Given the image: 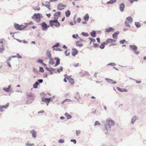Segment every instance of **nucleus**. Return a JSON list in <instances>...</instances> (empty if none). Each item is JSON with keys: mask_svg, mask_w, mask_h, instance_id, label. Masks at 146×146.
Segmentation results:
<instances>
[{"mask_svg": "<svg viewBox=\"0 0 146 146\" xmlns=\"http://www.w3.org/2000/svg\"><path fill=\"white\" fill-rule=\"evenodd\" d=\"M106 44L105 43V42H102L101 45L99 47L101 49H104L105 47V45H106Z\"/></svg>", "mask_w": 146, "mask_h": 146, "instance_id": "aec40b11", "label": "nucleus"}, {"mask_svg": "<svg viewBox=\"0 0 146 146\" xmlns=\"http://www.w3.org/2000/svg\"><path fill=\"white\" fill-rule=\"evenodd\" d=\"M59 46V43H58L54 45L52 47V48H54L55 47H58Z\"/></svg>", "mask_w": 146, "mask_h": 146, "instance_id": "de8ad7c7", "label": "nucleus"}, {"mask_svg": "<svg viewBox=\"0 0 146 146\" xmlns=\"http://www.w3.org/2000/svg\"><path fill=\"white\" fill-rule=\"evenodd\" d=\"M135 25L137 27H139L140 26V23L138 22L135 23Z\"/></svg>", "mask_w": 146, "mask_h": 146, "instance_id": "a19ab883", "label": "nucleus"}, {"mask_svg": "<svg viewBox=\"0 0 146 146\" xmlns=\"http://www.w3.org/2000/svg\"><path fill=\"white\" fill-rule=\"evenodd\" d=\"M112 31H113V29L112 27H109L105 29V32L107 33H109Z\"/></svg>", "mask_w": 146, "mask_h": 146, "instance_id": "b1692460", "label": "nucleus"}, {"mask_svg": "<svg viewBox=\"0 0 146 146\" xmlns=\"http://www.w3.org/2000/svg\"><path fill=\"white\" fill-rule=\"evenodd\" d=\"M5 93L4 94L6 95H10L11 94V92H4Z\"/></svg>", "mask_w": 146, "mask_h": 146, "instance_id": "ea45409f", "label": "nucleus"}, {"mask_svg": "<svg viewBox=\"0 0 146 146\" xmlns=\"http://www.w3.org/2000/svg\"><path fill=\"white\" fill-rule=\"evenodd\" d=\"M46 55L47 56L46 58L47 59L51 58V54L50 53V51L47 50L46 53Z\"/></svg>", "mask_w": 146, "mask_h": 146, "instance_id": "4468645a", "label": "nucleus"}, {"mask_svg": "<svg viewBox=\"0 0 146 146\" xmlns=\"http://www.w3.org/2000/svg\"><path fill=\"white\" fill-rule=\"evenodd\" d=\"M17 55L18 58H21V56L18 53H17Z\"/></svg>", "mask_w": 146, "mask_h": 146, "instance_id": "bf43d9fd", "label": "nucleus"}, {"mask_svg": "<svg viewBox=\"0 0 146 146\" xmlns=\"http://www.w3.org/2000/svg\"><path fill=\"white\" fill-rule=\"evenodd\" d=\"M129 47L135 54H138L139 53V52L137 51V47L135 45H130Z\"/></svg>", "mask_w": 146, "mask_h": 146, "instance_id": "6e6552de", "label": "nucleus"}, {"mask_svg": "<svg viewBox=\"0 0 146 146\" xmlns=\"http://www.w3.org/2000/svg\"><path fill=\"white\" fill-rule=\"evenodd\" d=\"M117 90L118 91H127V90H126L123 89V90L122 89H121L119 87H117Z\"/></svg>", "mask_w": 146, "mask_h": 146, "instance_id": "e433bc0d", "label": "nucleus"}, {"mask_svg": "<svg viewBox=\"0 0 146 146\" xmlns=\"http://www.w3.org/2000/svg\"><path fill=\"white\" fill-rule=\"evenodd\" d=\"M116 1V0H111L109 1L106 3L107 4H113V3L115 2Z\"/></svg>", "mask_w": 146, "mask_h": 146, "instance_id": "cd10ccee", "label": "nucleus"}, {"mask_svg": "<svg viewBox=\"0 0 146 146\" xmlns=\"http://www.w3.org/2000/svg\"><path fill=\"white\" fill-rule=\"evenodd\" d=\"M100 123L98 121H96L94 123V126H96L97 125H100Z\"/></svg>", "mask_w": 146, "mask_h": 146, "instance_id": "58836bf2", "label": "nucleus"}, {"mask_svg": "<svg viewBox=\"0 0 146 146\" xmlns=\"http://www.w3.org/2000/svg\"><path fill=\"white\" fill-rule=\"evenodd\" d=\"M77 21L78 22V23L80 22L81 21V19L80 18H78L77 19Z\"/></svg>", "mask_w": 146, "mask_h": 146, "instance_id": "e2e57ef3", "label": "nucleus"}, {"mask_svg": "<svg viewBox=\"0 0 146 146\" xmlns=\"http://www.w3.org/2000/svg\"><path fill=\"white\" fill-rule=\"evenodd\" d=\"M66 6L62 3H59L58 5L57 8L58 10H61L63 9Z\"/></svg>", "mask_w": 146, "mask_h": 146, "instance_id": "9d476101", "label": "nucleus"}, {"mask_svg": "<svg viewBox=\"0 0 146 146\" xmlns=\"http://www.w3.org/2000/svg\"><path fill=\"white\" fill-rule=\"evenodd\" d=\"M11 88V86H9L7 88H4L3 90L5 91H9Z\"/></svg>", "mask_w": 146, "mask_h": 146, "instance_id": "f704fd0d", "label": "nucleus"}, {"mask_svg": "<svg viewBox=\"0 0 146 146\" xmlns=\"http://www.w3.org/2000/svg\"><path fill=\"white\" fill-rule=\"evenodd\" d=\"M40 71L41 72H43L44 71V70H43V68L42 67H40L39 68Z\"/></svg>", "mask_w": 146, "mask_h": 146, "instance_id": "864d4df0", "label": "nucleus"}, {"mask_svg": "<svg viewBox=\"0 0 146 146\" xmlns=\"http://www.w3.org/2000/svg\"><path fill=\"white\" fill-rule=\"evenodd\" d=\"M105 80L108 82L110 84H115L116 83V82L115 81H114L111 79H109L108 78H106Z\"/></svg>", "mask_w": 146, "mask_h": 146, "instance_id": "f8f14e48", "label": "nucleus"}, {"mask_svg": "<svg viewBox=\"0 0 146 146\" xmlns=\"http://www.w3.org/2000/svg\"><path fill=\"white\" fill-rule=\"evenodd\" d=\"M3 40H0V45H3Z\"/></svg>", "mask_w": 146, "mask_h": 146, "instance_id": "052dcab7", "label": "nucleus"}, {"mask_svg": "<svg viewBox=\"0 0 146 146\" xmlns=\"http://www.w3.org/2000/svg\"><path fill=\"white\" fill-rule=\"evenodd\" d=\"M55 59L56 60V65L57 66V65H58L60 63V61L59 58H55Z\"/></svg>", "mask_w": 146, "mask_h": 146, "instance_id": "c756f323", "label": "nucleus"}, {"mask_svg": "<svg viewBox=\"0 0 146 146\" xmlns=\"http://www.w3.org/2000/svg\"><path fill=\"white\" fill-rule=\"evenodd\" d=\"M64 115L66 116L67 119H69L72 118V115L67 112L65 113Z\"/></svg>", "mask_w": 146, "mask_h": 146, "instance_id": "5701e85b", "label": "nucleus"}, {"mask_svg": "<svg viewBox=\"0 0 146 146\" xmlns=\"http://www.w3.org/2000/svg\"><path fill=\"white\" fill-rule=\"evenodd\" d=\"M37 62L40 63H42L43 61L42 60L39 59L37 60Z\"/></svg>", "mask_w": 146, "mask_h": 146, "instance_id": "6e6d98bb", "label": "nucleus"}, {"mask_svg": "<svg viewBox=\"0 0 146 146\" xmlns=\"http://www.w3.org/2000/svg\"><path fill=\"white\" fill-rule=\"evenodd\" d=\"M96 39L97 40V42H98L99 43H100V38H97Z\"/></svg>", "mask_w": 146, "mask_h": 146, "instance_id": "69168bd1", "label": "nucleus"}, {"mask_svg": "<svg viewBox=\"0 0 146 146\" xmlns=\"http://www.w3.org/2000/svg\"><path fill=\"white\" fill-rule=\"evenodd\" d=\"M15 28L18 30H22L27 27V25H19L17 24H15L14 25Z\"/></svg>", "mask_w": 146, "mask_h": 146, "instance_id": "423d86ee", "label": "nucleus"}, {"mask_svg": "<svg viewBox=\"0 0 146 146\" xmlns=\"http://www.w3.org/2000/svg\"><path fill=\"white\" fill-rule=\"evenodd\" d=\"M74 66L75 67H78L79 66V64L78 63L76 64H74Z\"/></svg>", "mask_w": 146, "mask_h": 146, "instance_id": "774afa93", "label": "nucleus"}, {"mask_svg": "<svg viewBox=\"0 0 146 146\" xmlns=\"http://www.w3.org/2000/svg\"><path fill=\"white\" fill-rule=\"evenodd\" d=\"M60 14V12L59 11H58L54 13V16L58 17Z\"/></svg>", "mask_w": 146, "mask_h": 146, "instance_id": "2f4dec72", "label": "nucleus"}, {"mask_svg": "<svg viewBox=\"0 0 146 146\" xmlns=\"http://www.w3.org/2000/svg\"><path fill=\"white\" fill-rule=\"evenodd\" d=\"M41 96H46V97L47 94L44 93L43 92L41 93L40 94Z\"/></svg>", "mask_w": 146, "mask_h": 146, "instance_id": "37998d69", "label": "nucleus"}, {"mask_svg": "<svg viewBox=\"0 0 146 146\" xmlns=\"http://www.w3.org/2000/svg\"><path fill=\"white\" fill-rule=\"evenodd\" d=\"M91 36L93 37H95L96 36V33L94 31H93L91 33Z\"/></svg>", "mask_w": 146, "mask_h": 146, "instance_id": "c85d7f7f", "label": "nucleus"}, {"mask_svg": "<svg viewBox=\"0 0 146 146\" xmlns=\"http://www.w3.org/2000/svg\"><path fill=\"white\" fill-rule=\"evenodd\" d=\"M76 134L77 136H78L79 135V134L80 133V130H76Z\"/></svg>", "mask_w": 146, "mask_h": 146, "instance_id": "c03bdc74", "label": "nucleus"}, {"mask_svg": "<svg viewBox=\"0 0 146 146\" xmlns=\"http://www.w3.org/2000/svg\"><path fill=\"white\" fill-rule=\"evenodd\" d=\"M9 103H7L5 105L0 106V111L2 112L3 111V109H6L9 106Z\"/></svg>", "mask_w": 146, "mask_h": 146, "instance_id": "1a4fd4ad", "label": "nucleus"}, {"mask_svg": "<svg viewBox=\"0 0 146 146\" xmlns=\"http://www.w3.org/2000/svg\"><path fill=\"white\" fill-rule=\"evenodd\" d=\"M35 10H38L39 11L40 9V8L39 7H38L37 8H33Z\"/></svg>", "mask_w": 146, "mask_h": 146, "instance_id": "4d7b16f0", "label": "nucleus"}, {"mask_svg": "<svg viewBox=\"0 0 146 146\" xmlns=\"http://www.w3.org/2000/svg\"><path fill=\"white\" fill-rule=\"evenodd\" d=\"M129 1L131 3H133L134 1H137V0H129Z\"/></svg>", "mask_w": 146, "mask_h": 146, "instance_id": "13d9d810", "label": "nucleus"}, {"mask_svg": "<svg viewBox=\"0 0 146 146\" xmlns=\"http://www.w3.org/2000/svg\"><path fill=\"white\" fill-rule=\"evenodd\" d=\"M33 71L34 72L36 73H37L38 72L37 70L36 69H35V68H33Z\"/></svg>", "mask_w": 146, "mask_h": 146, "instance_id": "0e129e2a", "label": "nucleus"}, {"mask_svg": "<svg viewBox=\"0 0 146 146\" xmlns=\"http://www.w3.org/2000/svg\"><path fill=\"white\" fill-rule=\"evenodd\" d=\"M51 99V98L50 97L49 98H44L43 97H41L42 101L43 102H47V101L50 100Z\"/></svg>", "mask_w": 146, "mask_h": 146, "instance_id": "2eb2a0df", "label": "nucleus"}, {"mask_svg": "<svg viewBox=\"0 0 146 146\" xmlns=\"http://www.w3.org/2000/svg\"><path fill=\"white\" fill-rule=\"evenodd\" d=\"M58 142L60 143H63L64 142V140L63 139H60L58 140Z\"/></svg>", "mask_w": 146, "mask_h": 146, "instance_id": "79ce46f5", "label": "nucleus"}, {"mask_svg": "<svg viewBox=\"0 0 146 146\" xmlns=\"http://www.w3.org/2000/svg\"><path fill=\"white\" fill-rule=\"evenodd\" d=\"M39 84L38 82H36L35 84L34 85V87L35 88H36L37 87V86Z\"/></svg>", "mask_w": 146, "mask_h": 146, "instance_id": "49530a36", "label": "nucleus"}, {"mask_svg": "<svg viewBox=\"0 0 146 146\" xmlns=\"http://www.w3.org/2000/svg\"><path fill=\"white\" fill-rule=\"evenodd\" d=\"M40 25L41 26L42 29L43 31H46L48 28L50 27V25H48L47 24L44 22L42 23Z\"/></svg>", "mask_w": 146, "mask_h": 146, "instance_id": "0eeeda50", "label": "nucleus"}, {"mask_svg": "<svg viewBox=\"0 0 146 146\" xmlns=\"http://www.w3.org/2000/svg\"><path fill=\"white\" fill-rule=\"evenodd\" d=\"M49 63L51 64H54V62L53 59L50 58H49Z\"/></svg>", "mask_w": 146, "mask_h": 146, "instance_id": "7c9ffc66", "label": "nucleus"}, {"mask_svg": "<svg viewBox=\"0 0 146 146\" xmlns=\"http://www.w3.org/2000/svg\"><path fill=\"white\" fill-rule=\"evenodd\" d=\"M82 34L83 35L85 36H87V33H86L84 32H83L82 33Z\"/></svg>", "mask_w": 146, "mask_h": 146, "instance_id": "338daca9", "label": "nucleus"}, {"mask_svg": "<svg viewBox=\"0 0 146 146\" xmlns=\"http://www.w3.org/2000/svg\"><path fill=\"white\" fill-rule=\"evenodd\" d=\"M5 50V47L3 45H0V53H2Z\"/></svg>", "mask_w": 146, "mask_h": 146, "instance_id": "412c9836", "label": "nucleus"}, {"mask_svg": "<svg viewBox=\"0 0 146 146\" xmlns=\"http://www.w3.org/2000/svg\"><path fill=\"white\" fill-rule=\"evenodd\" d=\"M72 37L74 38H77V37H78V34H76V35H72Z\"/></svg>", "mask_w": 146, "mask_h": 146, "instance_id": "8fccbe9b", "label": "nucleus"}, {"mask_svg": "<svg viewBox=\"0 0 146 146\" xmlns=\"http://www.w3.org/2000/svg\"><path fill=\"white\" fill-rule=\"evenodd\" d=\"M30 133H31L32 135V137L35 139L36 136L37 132L34 129H33L32 130H31L30 131Z\"/></svg>", "mask_w": 146, "mask_h": 146, "instance_id": "9b49d317", "label": "nucleus"}, {"mask_svg": "<svg viewBox=\"0 0 146 146\" xmlns=\"http://www.w3.org/2000/svg\"><path fill=\"white\" fill-rule=\"evenodd\" d=\"M133 21V19L131 17H127L125 21V26L128 27H130V24H131Z\"/></svg>", "mask_w": 146, "mask_h": 146, "instance_id": "20e7f679", "label": "nucleus"}, {"mask_svg": "<svg viewBox=\"0 0 146 146\" xmlns=\"http://www.w3.org/2000/svg\"><path fill=\"white\" fill-rule=\"evenodd\" d=\"M44 6L47 7L49 10L51 9L50 6V5H44Z\"/></svg>", "mask_w": 146, "mask_h": 146, "instance_id": "a18cd8bd", "label": "nucleus"}, {"mask_svg": "<svg viewBox=\"0 0 146 146\" xmlns=\"http://www.w3.org/2000/svg\"><path fill=\"white\" fill-rule=\"evenodd\" d=\"M65 53L66 54V55L67 56H69L70 54V52L68 50H66L65 51Z\"/></svg>", "mask_w": 146, "mask_h": 146, "instance_id": "3c124183", "label": "nucleus"}, {"mask_svg": "<svg viewBox=\"0 0 146 146\" xmlns=\"http://www.w3.org/2000/svg\"><path fill=\"white\" fill-rule=\"evenodd\" d=\"M89 16L88 14H86L84 17V19L85 21H88L89 20Z\"/></svg>", "mask_w": 146, "mask_h": 146, "instance_id": "a878e982", "label": "nucleus"}, {"mask_svg": "<svg viewBox=\"0 0 146 146\" xmlns=\"http://www.w3.org/2000/svg\"><path fill=\"white\" fill-rule=\"evenodd\" d=\"M49 23L50 26L52 27L55 26L58 27H59L60 25L59 23L56 19L50 20L49 21Z\"/></svg>", "mask_w": 146, "mask_h": 146, "instance_id": "7ed1b4c3", "label": "nucleus"}, {"mask_svg": "<svg viewBox=\"0 0 146 146\" xmlns=\"http://www.w3.org/2000/svg\"><path fill=\"white\" fill-rule=\"evenodd\" d=\"M119 32H115L113 34V37L114 38H115L116 39L117 38V35L119 34Z\"/></svg>", "mask_w": 146, "mask_h": 146, "instance_id": "4be33fe9", "label": "nucleus"}, {"mask_svg": "<svg viewBox=\"0 0 146 146\" xmlns=\"http://www.w3.org/2000/svg\"><path fill=\"white\" fill-rule=\"evenodd\" d=\"M116 41V40H115L109 38L106 40L105 42L106 45L108 44H110V46H114L116 45V44L115 43H113V42H115Z\"/></svg>", "mask_w": 146, "mask_h": 146, "instance_id": "39448f33", "label": "nucleus"}, {"mask_svg": "<svg viewBox=\"0 0 146 146\" xmlns=\"http://www.w3.org/2000/svg\"><path fill=\"white\" fill-rule=\"evenodd\" d=\"M139 119V117L137 116H134L132 118L131 120V123L132 124L134 123L135 121Z\"/></svg>", "mask_w": 146, "mask_h": 146, "instance_id": "ddd939ff", "label": "nucleus"}, {"mask_svg": "<svg viewBox=\"0 0 146 146\" xmlns=\"http://www.w3.org/2000/svg\"><path fill=\"white\" fill-rule=\"evenodd\" d=\"M82 40H81L80 41H77L76 42V44L77 46H78L79 47H81L82 46Z\"/></svg>", "mask_w": 146, "mask_h": 146, "instance_id": "a211bd4d", "label": "nucleus"}, {"mask_svg": "<svg viewBox=\"0 0 146 146\" xmlns=\"http://www.w3.org/2000/svg\"><path fill=\"white\" fill-rule=\"evenodd\" d=\"M78 53V51L75 48H74L72 49V54L73 56H75Z\"/></svg>", "mask_w": 146, "mask_h": 146, "instance_id": "f3484780", "label": "nucleus"}, {"mask_svg": "<svg viewBox=\"0 0 146 146\" xmlns=\"http://www.w3.org/2000/svg\"><path fill=\"white\" fill-rule=\"evenodd\" d=\"M108 65H111V66H115L116 65V64L115 63H110L109 64H108Z\"/></svg>", "mask_w": 146, "mask_h": 146, "instance_id": "603ef678", "label": "nucleus"}, {"mask_svg": "<svg viewBox=\"0 0 146 146\" xmlns=\"http://www.w3.org/2000/svg\"><path fill=\"white\" fill-rule=\"evenodd\" d=\"M52 101V100H51V99H50V100L47 101V102H46V105L47 106H48V104H49V103L51 101Z\"/></svg>", "mask_w": 146, "mask_h": 146, "instance_id": "680f3d73", "label": "nucleus"}, {"mask_svg": "<svg viewBox=\"0 0 146 146\" xmlns=\"http://www.w3.org/2000/svg\"><path fill=\"white\" fill-rule=\"evenodd\" d=\"M71 100L69 99H65L62 102V104H63L64 103L66 102H71Z\"/></svg>", "mask_w": 146, "mask_h": 146, "instance_id": "473e14b6", "label": "nucleus"}, {"mask_svg": "<svg viewBox=\"0 0 146 146\" xmlns=\"http://www.w3.org/2000/svg\"><path fill=\"white\" fill-rule=\"evenodd\" d=\"M27 97L28 98L27 103L29 104L31 103L34 100L35 97L31 92H27Z\"/></svg>", "mask_w": 146, "mask_h": 146, "instance_id": "f03ea898", "label": "nucleus"}, {"mask_svg": "<svg viewBox=\"0 0 146 146\" xmlns=\"http://www.w3.org/2000/svg\"><path fill=\"white\" fill-rule=\"evenodd\" d=\"M115 124V121L111 118H109L106 119V122L104 123L105 128L104 129V131L106 134L107 133L108 129H110L111 126H113Z\"/></svg>", "mask_w": 146, "mask_h": 146, "instance_id": "f257e3e1", "label": "nucleus"}, {"mask_svg": "<svg viewBox=\"0 0 146 146\" xmlns=\"http://www.w3.org/2000/svg\"><path fill=\"white\" fill-rule=\"evenodd\" d=\"M125 7V5L123 3H121L120 5V9L121 11H123Z\"/></svg>", "mask_w": 146, "mask_h": 146, "instance_id": "6ab92c4d", "label": "nucleus"}, {"mask_svg": "<svg viewBox=\"0 0 146 146\" xmlns=\"http://www.w3.org/2000/svg\"><path fill=\"white\" fill-rule=\"evenodd\" d=\"M71 14L70 11H67L66 12V17H68Z\"/></svg>", "mask_w": 146, "mask_h": 146, "instance_id": "c9c22d12", "label": "nucleus"}, {"mask_svg": "<svg viewBox=\"0 0 146 146\" xmlns=\"http://www.w3.org/2000/svg\"><path fill=\"white\" fill-rule=\"evenodd\" d=\"M70 141L73 142L74 144H76V141L75 139H71L70 140Z\"/></svg>", "mask_w": 146, "mask_h": 146, "instance_id": "09e8293b", "label": "nucleus"}, {"mask_svg": "<svg viewBox=\"0 0 146 146\" xmlns=\"http://www.w3.org/2000/svg\"><path fill=\"white\" fill-rule=\"evenodd\" d=\"M65 77L68 80L69 82L72 85H73L74 84V79L71 78H67L66 77Z\"/></svg>", "mask_w": 146, "mask_h": 146, "instance_id": "dca6fc26", "label": "nucleus"}, {"mask_svg": "<svg viewBox=\"0 0 146 146\" xmlns=\"http://www.w3.org/2000/svg\"><path fill=\"white\" fill-rule=\"evenodd\" d=\"M89 39L90 40V44H91L92 42H95L96 41L94 39L92 38H89Z\"/></svg>", "mask_w": 146, "mask_h": 146, "instance_id": "72a5a7b5", "label": "nucleus"}, {"mask_svg": "<svg viewBox=\"0 0 146 146\" xmlns=\"http://www.w3.org/2000/svg\"><path fill=\"white\" fill-rule=\"evenodd\" d=\"M125 40H120L119 42L120 43H121V44H123L124 43V42H125Z\"/></svg>", "mask_w": 146, "mask_h": 146, "instance_id": "5fc2aeb1", "label": "nucleus"}, {"mask_svg": "<svg viewBox=\"0 0 146 146\" xmlns=\"http://www.w3.org/2000/svg\"><path fill=\"white\" fill-rule=\"evenodd\" d=\"M25 146H33L34 145L33 143H29V141L26 142L25 143Z\"/></svg>", "mask_w": 146, "mask_h": 146, "instance_id": "bb28decb", "label": "nucleus"}, {"mask_svg": "<svg viewBox=\"0 0 146 146\" xmlns=\"http://www.w3.org/2000/svg\"><path fill=\"white\" fill-rule=\"evenodd\" d=\"M33 17H35V18L36 19H40V15L39 13L35 14L34 15Z\"/></svg>", "mask_w": 146, "mask_h": 146, "instance_id": "393cba45", "label": "nucleus"}, {"mask_svg": "<svg viewBox=\"0 0 146 146\" xmlns=\"http://www.w3.org/2000/svg\"><path fill=\"white\" fill-rule=\"evenodd\" d=\"M63 67L62 66H60L59 68L57 69L58 72L60 73V72L63 71Z\"/></svg>", "mask_w": 146, "mask_h": 146, "instance_id": "4c0bfd02", "label": "nucleus"}]
</instances>
